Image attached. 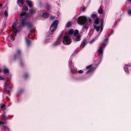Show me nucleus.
Instances as JSON below:
<instances>
[{
	"label": "nucleus",
	"instance_id": "1",
	"mask_svg": "<svg viewBox=\"0 0 131 131\" xmlns=\"http://www.w3.org/2000/svg\"><path fill=\"white\" fill-rule=\"evenodd\" d=\"M28 15L25 12H23L20 14V20L21 21L19 28L24 27L26 25H27L29 28H32L33 26L32 24L29 22H26V20L27 18Z\"/></svg>",
	"mask_w": 131,
	"mask_h": 131
},
{
	"label": "nucleus",
	"instance_id": "2",
	"mask_svg": "<svg viewBox=\"0 0 131 131\" xmlns=\"http://www.w3.org/2000/svg\"><path fill=\"white\" fill-rule=\"evenodd\" d=\"M108 38L105 39L101 43V46L97 50L98 54L100 57H101L103 53V50L106 45L107 43Z\"/></svg>",
	"mask_w": 131,
	"mask_h": 131
},
{
	"label": "nucleus",
	"instance_id": "3",
	"mask_svg": "<svg viewBox=\"0 0 131 131\" xmlns=\"http://www.w3.org/2000/svg\"><path fill=\"white\" fill-rule=\"evenodd\" d=\"M21 52L20 50H18L16 52L14 55V60H15L17 58H18L20 61V66H23L24 64L21 58Z\"/></svg>",
	"mask_w": 131,
	"mask_h": 131
},
{
	"label": "nucleus",
	"instance_id": "4",
	"mask_svg": "<svg viewBox=\"0 0 131 131\" xmlns=\"http://www.w3.org/2000/svg\"><path fill=\"white\" fill-rule=\"evenodd\" d=\"M87 20V17L85 16H81L78 18V23L80 25H83L86 23Z\"/></svg>",
	"mask_w": 131,
	"mask_h": 131
},
{
	"label": "nucleus",
	"instance_id": "5",
	"mask_svg": "<svg viewBox=\"0 0 131 131\" xmlns=\"http://www.w3.org/2000/svg\"><path fill=\"white\" fill-rule=\"evenodd\" d=\"M10 84V82L9 81L5 82L4 85L3 91L6 93H9L11 91V89L9 86V85Z\"/></svg>",
	"mask_w": 131,
	"mask_h": 131
},
{
	"label": "nucleus",
	"instance_id": "6",
	"mask_svg": "<svg viewBox=\"0 0 131 131\" xmlns=\"http://www.w3.org/2000/svg\"><path fill=\"white\" fill-rule=\"evenodd\" d=\"M58 23V21L57 20H55L52 23L50 28V29L51 30L52 32H53L56 30L57 28Z\"/></svg>",
	"mask_w": 131,
	"mask_h": 131
},
{
	"label": "nucleus",
	"instance_id": "7",
	"mask_svg": "<svg viewBox=\"0 0 131 131\" xmlns=\"http://www.w3.org/2000/svg\"><path fill=\"white\" fill-rule=\"evenodd\" d=\"M63 42L65 45H69L71 43V40L70 37L65 36L63 38Z\"/></svg>",
	"mask_w": 131,
	"mask_h": 131
},
{
	"label": "nucleus",
	"instance_id": "8",
	"mask_svg": "<svg viewBox=\"0 0 131 131\" xmlns=\"http://www.w3.org/2000/svg\"><path fill=\"white\" fill-rule=\"evenodd\" d=\"M94 27L96 30L98 32L100 30V26H99V18H96L94 20Z\"/></svg>",
	"mask_w": 131,
	"mask_h": 131
},
{
	"label": "nucleus",
	"instance_id": "9",
	"mask_svg": "<svg viewBox=\"0 0 131 131\" xmlns=\"http://www.w3.org/2000/svg\"><path fill=\"white\" fill-rule=\"evenodd\" d=\"M86 68L89 70L86 72V73H89L93 71L94 69V68L92 67V65H90L86 67Z\"/></svg>",
	"mask_w": 131,
	"mask_h": 131
},
{
	"label": "nucleus",
	"instance_id": "10",
	"mask_svg": "<svg viewBox=\"0 0 131 131\" xmlns=\"http://www.w3.org/2000/svg\"><path fill=\"white\" fill-rule=\"evenodd\" d=\"M8 119V118L6 116L5 112H4L1 117H0V120L1 121H5Z\"/></svg>",
	"mask_w": 131,
	"mask_h": 131
},
{
	"label": "nucleus",
	"instance_id": "11",
	"mask_svg": "<svg viewBox=\"0 0 131 131\" xmlns=\"http://www.w3.org/2000/svg\"><path fill=\"white\" fill-rule=\"evenodd\" d=\"M131 67V66L129 64H126L124 66V69L125 71L127 73H129L128 68H129Z\"/></svg>",
	"mask_w": 131,
	"mask_h": 131
},
{
	"label": "nucleus",
	"instance_id": "12",
	"mask_svg": "<svg viewBox=\"0 0 131 131\" xmlns=\"http://www.w3.org/2000/svg\"><path fill=\"white\" fill-rule=\"evenodd\" d=\"M26 2L28 5V6L30 7H33V5L32 4V2L31 1H29L28 0H26Z\"/></svg>",
	"mask_w": 131,
	"mask_h": 131
},
{
	"label": "nucleus",
	"instance_id": "13",
	"mask_svg": "<svg viewBox=\"0 0 131 131\" xmlns=\"http://www.w3.org/2000/svg\"><path fill=\"white\" fill-rule=\"evenodd\" d=\"M86 41L85 40H83L80 46V47L82 48H83L86 45Z\"/></svg>",
	"mask_w": 131,
	"mask_h": 131
},
{
	"label": "nucleus",
	"instance_id": "14",
	"mask_svg": "<svg viewBox=\"0 0 131 131\" xmlns=\"http://www.w3.org/2000/svg\"><path fill=\"white\" fill-rule=\"evenodd\" d=\"M29 38V36H28L27 37H25V40L27 42V45L28 46H29L30 44V40L28 39Z\"/></svg>",
	"mask_w": 131,
	"mask_h": 131
},
{
	"label": "nucleus",
	"instance_id": "15",
	"mask_svg": "<svg viewBox=\"0 0 131 131\" xmlns=\"http://www.w3.org/2000/svg\"><path fill=\"white\" fill-rule=\"evenodd\" d=\"M2 129L4 131H10L9 129L7 126H5L2 128Z\"/></svg>",
	"mask_w": 131,
	"mask_h": 131
},
{
	"label": "nucleus",
	"instance_id": "16",
	"mask_svg": "<svg viewBox=\"0 0 131 131\" xmlns=\"http://www.w3.org/2000/svg\"><path fill=\"white\" fill-rule=\"evenodd\" d=\"M51 8L50 5L48 3L46 4V5L45 6V8L47 10H50Z\"/></svg>",
	"mask_w": 131,
	"mask_h": 131
},
{
	"label": "nucleus",
	"instance_id": "17",
	"mask_svg": "<svg viewBox=\"0 0 131 131\" xmlns=\"http://www.w3.org/2000/svg\"><path fill=\"white\" fill-rule=\"evenodd\" d=\"M12 30L14 34H16V33L17 32L18 30L16 27H12Z\"/></svg>",
	"mask_w": 131,
	"mask_h": 131
},
{
	"label": "nucleus",
	"instance_id": "18",
	"mask_svg": "<svg viewBox=\"0 0 131 131\" xmlns=\"http://www.w3.org/2000/svg\"><path fill=\"white\" fill-rule=\"evenodd\" d=\"M16 34H13L10 36V38L11 40L13 41L15 39V37L14 36H16Z\"/></svg>",
	"mask_w": 131,
	"mask_h": 131
},
{
	"label": "nucleus",
	"instance_id": "19",
	"mask_svg": "<svg viewBox=\"0 0 131 131\" xmlns=\"http://www.w3.org/2000/svg\"><path fill=\"white\" fill-rule=\"evenodd\" d=\"M0 107L2 110H5L6 108L5 105V104H1V105Z\"/></svg>",
	"mask_w": 131,
	"mask_h": 131
},
{
	"label": "nucleus",
	"instance_id": "20",
	"mask_svg": "<svg viewBox=\"0 0 131 131\" xmlns=\"http://www.w3.org/2000/svg\"><path fill=\"white\" fill-rule=\"evenodd\" d=\"M49 14H48L46 13H44L42 15V16L44 18H47L49 16Z\"/></svg>",
	"mask_w": 131,
	"mask_h": 131
},
{
	"label": "nucleus",
	"instance_id": "21",
	"mask_svg": "<svg viewBox=\"0 0 131 131\" xmlns=\"http://www.w3.org/2000/svg\"><path fill=\"white\" fill-rule=\"evenodd\" d=\"M91 17L93 19H95L96 18H98L97 17V14H92L91 16Z\"/></svg>",
	"mask_w": 131,
	"mask_h": 131
},
{
	"label": "nucleus",
	"instance_id": "22",
	"mask_svg": "<svg viewBox=\"0 0 131 131\" xmlns=\"http://www.w3.org/2000/svg\"><path fill=\"white\" fill-rule=\"evenodd\" d=\"M74 33V30L73 29H70L68 32V34L69 35H71Z\"/></svg>",
	"mask_w": 131,
	"mask_h": 131
},
{
	"label": "nucleus",
	"instance_id": "23",
	"mask_svg": "<svg viewBox=\"0 0 131 131\" xmlns=\"http://www.w3.org/2000/svg\"><path fill=\"white\" fill-rule=\"evenodd\" d=\"M98 13L100 14H102L103 13V10L102 9L100 8L98 10Z\"/></svg>",
	"mask_w": 131,
	"mask_h": 131
},
{
	"label": "nucleus",
	"instance_id": "24",
	"mask_svg": "<svg viewBox=\"0 0 131 131\" xmlns=\"http://www.w3.org/2000/svg\"><path fill=\"white\" fill-rule=\"evenodd\" d=\"M3 72L5 74H8L9 73V70L8 69H4L3 70Z\"/></svg>",
	"mask_w": 131,
	"mask_h": 131
},
{
	"label": "nucleus",
	"instance_id": "25",
	"mask_svg": "<svg viewBox=\"0 0 131 131\" xmlns=\"http://www.w3.org/2000/svg\"><path fill=\"white\" fill-rule=\"evenodd\" d=\"M71 21H69L68 22L66 25V27H70L71 25Z\"/></svg>",
	"mask_w": 131,
	"mask_h": 131
},
{
	"label": "nucleus",
	"instance_id": "26",
	"mask_svg": "<svg viewBox=\"0 0 131 131\" xmlns=\"http://www.w3.org/2000/svg\"><path fill=\"white\" fill-rule=\"evenodd\" d=\"M80 40V35H78L77 36L75 39V41H79Z\"/></svg>",
	"mask_w": 131,
	"mask_h": 131
},
{
	"label": "nucleus",
	"instance_id": "27",
	"mask_svg": "<svg viewBox=\"0 0 131 131\" xmlns=\"http://www.w3.org/2000/svg\"><path fill=\"white\" fill-rule=\"evenodd\" d=\"M24 0H18V3L20 4H23L24 3Z\"/></svg>",
	"mask_w": 131,
	"mask_h": 131
},
{
	"label": "nucleus",
	"instance_id": "28",
	"mask_svg": "<svg viewBox=\"0 0 131 131\" xmlns=\"http://www.w3.org/2000/svg\"><path fill=\"white\" fill-rule=\"evenodd\" d=\"M24 92V90L22 89L19 90L17 92L18 94H21L23 93Z\"/></svg>",
	"mask_w": 131,
	"mask_h": 131
},
{
	"label": "nucleus",
	"instance_id": "29",
	"mask_svg": "<svg viewBox=\"0 0 131 131\" xmlns=\"http://www.w3.org/2000/svg\"><path fill=\"white\" fill-rule=\"evenodd\" d=\"M79 31L78 30L76 29L75 30V31L74 32L73 34L75 36H76L79 33Z\"/></svg>",
	"mask_w": 131,
	"mask_h": 131
},
{
	"label": "nucleus",
	"instance_id": "30",
	"mask_svg": "<svg viewBox=\"0 0 131 131\" xmlns=\"http://www.w3.org/2000/svg\"><path fill=\"white\" fill-rule=\"evenodd\" d=\"M29 11L30 13L31 14H33V13L35 12V11L34 10L32 9H29Z\"/></svg>",
	"mask_w": 131,
	"mask_h": 131
},
{
	"label": "nucleus",
	"instance_id": "31",
	"mask_svg": "<svg viewBox=\"0 0 131 131\" xmlns=\"http://www.w3.org/2000/svg\"><path fill=\"white\" fill-rule=\"evenodd\" d=\"M17 25V23L16 22H14L13 24L12 27H16Z\"/></svg>",
	"mask_w": 131,
	"mask_h": 131
},
{
	"label": "nucleus",
	"instance_id": "32",
	"mask_svg": "<svg viewBox=\"0 0 131 131\" xmlns=\"http://www.w3.org/2000/svg\"><path fill=\"white\" fill-rule=\"evenodd\" d=\"M28 7L27 6H26L24 7V10L25 11H26L28 10Z\"/></svg>",
	"mask_w": 131,
	"mask_h": 131
},
{
	"label": "nucleus",
	"instance_id": "33",
	"mask_svg": "<svg viewBox=\"0 0 131 131\" xmlns=\"http://www.w3.org/2000/svg\"><path fill=\"white\" fill-rule=\"evenodd\" d=\"M127 12L129 15H131V9H128L127 10Z\"/></svg>",
	"mask_w": 131,
	"mask_h": 131
},
{
	"label": "nucleus",
	"instance_id": "34",
	"mask_svg": "<svg viewBox=\"0 0 131 131\" xmlns=\"http://www.w3.org/2000/svg\"><path fill=\"white\" fill-rule=\"evenodd\" d=\"M4 14L7 17L8 15V12L6 10H5L4 11Z\"/></svg>",
	"mask_w": 131,
	"mask_h": 131
},
{
	"label": "nucleus",
	"instance_id": "35",
	"mask_svg": "<svg viewBox=\"0 0 131 131\" xmlns=\"http://www.w3.org/2000/svg\"><path fill=\"white\" fill-rule=\"evenodd\" d=\"M28 77V75L27 73H26L24 75V77L25 78H27Z\"/></svg>",
	"mask_w": 131,
	"mask_h": 131
},
{
	"label": "nucleus",
	"instance_id": "36",
	"mask_svg": "<svg viewBox=\"0 0 131 131\" xmlns=\"http://www.w3.org/2000/svg\"><path fill=\"white\" fill-rule=\"evenodd\" d=\"M101 29H100V31L101 32L102 31L103 28V27L102 26V24L101 23Z\"/></svg>",
	"mask_w": 131,
	"mask_h": 131
},
{
	"label": "nucleus",
	"instance_id": "37",
	"mask_svg": "<svg viewBox=\"0 0 131 131\" xmlns=\"http://www.w3.org/2000/svg\"><path fill=\"white\" fill-rule=\"evenodd\" d=\"M78 73L80 74H81L83 72V71L82 70H79L78 72Z\"/></svg>",
	"mask_w": 131,
	"mask_h": 131
},
{
	"label": "nucleus",
	"instance_id": "38",
	"mask_svg": "<svg viewBox=\"0 0 131 131\" xmlns=\"http://www.w3.org/2000/svg\"><path fill=\"white\" fill-rule=\"evenodd\" d=\"M50 18L51 19L53 20L54 19L55 17L53 16H51L50 17Z\"/></svg>",
	"mask_w": 131,
	"mask_h": 131
},
{
	"label": "nucleus",
	"instance_id": "39",
	"mask_svg": "<svg viewBox=\"0 0 131 131\" xmlns=\"http://www.w3.org/2000/svg\"><path fill=\"white\" fill-rule=\"evenodd\" d=\"M5 124L4 123V122H2L1 121H0V125H3Z\"/></svg>",
	"mask_w": 131,
	"mask_h": 131
},
{
	"label": "nucleus",
	"instance_id": "40",
	"mask_svg": "<svg viewBox=\"0 0 131 131\" xmlns=\"http://www.w3.org/2000/svg\"><path fill=\"white\" fill-rule=\"evenodd\" d=\"M85 9H86V8L85 7H84L82 9V11L83 12L84 11H85Z\"/></svg>",
	"mask_w": 131,
	"mask_h": 131
},
{
	"label": "nucleus",
	"instance_id": "41",
	"mask_svg": "<svg viewBox=\"0 0 131 131\" xmlns=\"http://www.w3.org/2000/svg\"><path fill=\"white\" fill-rule=\"evenodd\" d=\"M35 30L34 29H33L32 30H31L30 31V32L31 33H32L33 32H35Z\"/></svg>",
	"mask_w": 131,
	"mask_h": 131
},
{
	"label": "nucleus",
	"instance_id": "42",
	"mask_svg": "<svg viewBox=\"0 0 131 131\" xmlns=\"http://www.w3.org/2000/svg\"><path fill=\"white\" fill-rule=\"evenodd\" d=\"M95 40L94 39H92V40L90 42V43H92Z\"/></svg>",
	"mask_w": 131,
	"mask_h": 131
},
{
	"label": "nucleus",
	"instance_id": "43",
	"mask_svg": "<svg viewBox=\"0 0 131 131\" xmlns=\"http://www.w3.org/2000/svg\"><path fill=\"white\" fill-rule=\"evenodd\" d=\"M8 45L10 47H13V45H11L10 43H9Z\"/></svg>",
	"mask_w": 131,
	"mask_h": 131
},
{
	"label": "nucleus",
	"instance_id": "44",
	"mask_svg": "<svg viewBox=\"0 0 131 131\" xmlns=\"http://www.w3.org/2000/svg\"><path fill=\"white\" fill-rule=\"evenodd\" d=\"M4 79V78L0 75V80H3Z\"/></svg>",
	"mask_w": 131,
	"mask_h": 131
},
{
	"label": "nucleus",
	"instance_id": "45",
	"mask_svg": "<svg viewBox=\"0 0 131 131\" xmlns=\"http://www.w3.org/2000/svg\"><path fill=\"white\" fill-rule=\"evenodd\" d=\"M6 100H7V101H9V99L8 97H6Z\"/></svg>",
	"mask_w": 131,
	"mask_h": 131
},
{
	"label": "nucleus",
	"instance_id": "46",
	"mask_svg": "<svg viewBox=\"0 0 131 131\" xmlns=\"http://www.w3.org/2000/svg\"><path fill=\"white\" fill-rule=\"evenodd\" d=\"M89 21L90 23H91L92 21V19L91 18H89Z\"/></svg>",
	"mask_w": 131,
	"mask_h": 131
},
{
	"label": "nucleus",
	"instance_id": "47",
	"mask_svg": "<svg viewBox=\"0 0 131 131\" xmlns=\"http://www.w3.org/2000/svg\"><path fill=\"white\" fill-rule=\"evenodd\" d=\"M112 33V32H111V33H108V36H109Z\"/></svg>",
	"mask_w": 131,
	"mask_h": 131
},
{
	"label": "nucleus",
	"instance_id": "48",
	"mask_svg": "<svg viewBox=\"0 0 131 131\" xmlns=\"http://www.w3.org/2000/svg\"><path fill=\"white\" fill-rule=\"evenodd\" d=\"M84 28L85 29H86V28H88V27L87 26H84Z\"/></svg>",
	"mask_w": 131,
	"mask_h": 131
},
{
	"label": "nucleus",
	"instance_id": "49",
	"mask_svg": "<svg viewBox=\"0 0 131 131\" xmlns=\"http://www.w3.org/2000/svg\"><path fill=\"white\" fill-rule=\"evenodd\" d=\"M2 5L1 4H0V8H1V7H2Z\"/></svg>",
	"mask_w": 131,
	"mask_h": 131
},
{
	"label": "nucleus",
	"instance_id": "50",
	"mask_svg": "<svg viewBox=\"0 0 131 131\" xmlns=\"http://www.w3.org/2000/svg\"><path fill=\"white\" fill-rule=\"evenodd\" d=\"M131 0H128V2H130Z\"/></svg>",
	"mask_w": 131,
	"mask_h": 131
},
{
	"label": "nucleus",
	"instance_id": "51",
	"mask_svg": "<svg viewBox=\"0 0 131 131\" xmlns=\"http://www.w3.org/2000/svg\"><path fill=\"white\" fill-rule=\"evenodd\" d=\"M1 71V70L0 69V72Z\"/></svg>",
	"mask_w": 131,
	"mask_h": 131
}]
</instances>
